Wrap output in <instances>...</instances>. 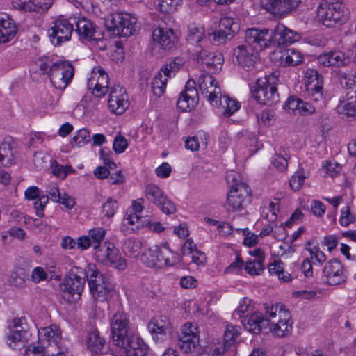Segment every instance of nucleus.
Returning a JSON list of instances; mask_svg holds the SVG:
<instances>
[{"label": "nucleus", "instance_id": "obj_1", "mask_svg": "<svg viewBox=\"0 0 356 356\" xmlns=\"http://www.w3.org/2000/svg\"><path fill=\"white\" fill-rule=\"evenodd\" d=\"M264 306V315L260 312H254L241 320L244 327L254 334L268 332V330L276 337L286 336L291 332L293 324L289 311L279 303H266Z\"/></svg>", "mask_w": 356, "mask_h": 356}, {"label": "nucleus", "instance_id": "obj_2", "mask_svg": "<svg viewBox=\"0 0 356 356\" xmlns=\"http://www.w3.org/2000/svg\"><path fill=\"white\" fill-rule=\"evenodd\" d=\"M87 273L80 267L70 270L67 276L60 285V293L63 298L70 303L79 300L84 289Z\"/></svg>", "mask_w": 356, "mask_h": 356}, {"label": "nucleus", "instance_id": "obj_3", "mask_svg": "<svg viewBox=\"0 0 356 356\" xmlns=\"http://www.w3.org/2000/svg\"><path fill=\"white\" fill-rule=\"evenodd\" d=\"M95 266H88V282L93 298L99 302H105L115 295V288L110 279L95 269Z\"/></svg>", "mask_w": 356, "mask_h": 356}, {"label": "nucleus", "instance_id": "obj_4", "mask_svg": "<svg viewBox=\"0 0 356 356\" xmlns=\"http://www.w3.org/2000/svg\"><path fill=\"white\" fill-rule=\"evenodd\" d=\"M277 81L278 76L275 73L266 75L264 79H258L256 88L252 92V97L261 104H275L280 100L275 86Z\"/></svg>", "mask_w": 356, "mask_h": 356}, {"label": "nucleus", "instance_id": "obj_5", "mask_svg": "<svg viewBox=\"0 0 356 356\" xmlns=\"http://www.w3.org/2000/svg\"><path fill=\"white\" fill-rule=\"evenodd\" d=\"M105 23L113 35L119 37L131 36L140 28L137 18L128 13H113Z\"/></svg>", "mask_w": 356, "mask_h": 356}, {"label": "nucleus", "instance_id": "obj_6", "mask_svg": "<svg viewBox=\"0 0 356 356\" xmlns=\"http://www.w3.org/2000/svg\"><path fill=\"white\" fill-rule=\"evenodd\" d=\"M95 259L103 264L110 265L115 268L124 270L127 267L126 260L119 250L111 242H103L92 248Z\"/></svg>", "mask_w": 356, "mask_h": 356}, {"label": "nucleus", "instance_id": "obj_7", "mask_svg": "<svg viewBox=\"0 0 356 356\" xmlns=\"http://www.w3.org/2000/svg\"><path fill=\"white\" fill-rule=\"evenodd\" d=\"M317 17L324 26L333 27L346 22L348 18V13L344 11L341 5L323 1L318 6Z\"/></svg>", "mask_w": 356, "mask_h": 356}, {"label": "nucleus", "instance_id": "obj_8", "mask_svg": "<svg viewBox=\"0 0 356 356\" xmlns=\"http://www.w3.org/2000/svg\"><path fill=\"white\" fill-rule=\"evenodd\" d=\"M111 333L114 344L118 346H127L132 335H128V326L129 319L124 312H118L113 314L110 321Z\"/></svg>", "mask_w": 356, "mask_h": 356}, {"label": "nucleus", "instance_id": "obj_9", "mask_svg": "<svg viewBox=\"0 0 356 356\" xmlns=\"http://www.w3.org/2000/svg\"><path fill=\"white\" fill-rule=\"evenodd\" d=\"M74 74L73 65L65 60L57 61L49 76L52 86L60 90H65L72 82Z\"/></svg>", "mask_w": 356, "mask_h": 356}, {"label": "nucleus", "instance_id": "obj_10", "mask_svg": "<svg viewBox=\"0 0 356 356\" xmlns=\"http://www.w3.org/2000/svg\"><path fill=\"white\" fill-rule=\"evenodd\" d=\"M59 17L53 23L48 33L51 43L55 46L70 40L74 31L72 19Z\"/></svg>", "mask_w": 356, "mask_h": 356}, {"label": "nucleus", "instance_id": "obj_11", "mask_svg": "<svg viewBox=\"0 0 356 356\" xmlns=\"http://www.w3.org/2000/svg\"><path fill=\"white\" fill-rule=\"evenodd\" d=\"M250 195V188L245 183L240 181L234 184L227 194L228 210L236 211L243 209Z\"/></svg>", "mask_w": 356, "mask_h": 356}, {"label": "nucleus", "instance_id": "obj_12", "mask_svg": "<svg viewBox=\"0 0 356 356\" xmlns=\"http://www.w3.org/2000/svg\"><path fill=\"white\" fill-rule=\"evenodd\" d=\"M193 51L204 70L214 73L221 70L224 61L222 54L209 51L208 49H201V47H197V49Z\"/></svg>", "mask_w": 356, "mask_h": 356}, {"label": "nucleus", "instance_id": "obj_13", "mask_svg": "<svg viewBox=\"0 0 356 356\" xmlns=\"http://www.w3.org/2000/svg\"><path fill=\"white\" fill-rule=\"evenodd\" d=\"M145 196L156 205L163 213L170 215L176 211L175 204L170 200L163 191L156 184H148L145 188Z\"/></svg>", "mask_w": 356, "mask_h": 356}, {"label": "nucleus", "instance_id": "obj_14", "mask_svg": "<svg viewBox=\"0 0 356 356\" xmlns=\"http://www.w3.org/2000/svg\"><path fill=\"white\" fill-rule=\"evenodd\" d=\"M305 95L314 100L318 102L323 97V76L315 69L308 68L304 71Z\"/></svg>", "mask_w": 356, "mask_h": 356}, {"label": "nucleus", "instance_id": "obj_15", "mask_svg": "<svg viewBox=\"0 0 356 356\" xmlns=\"http://www.w3.org/2000/svg\"><path fill=\"white\" fill-rule=\"evenodd\" d=\"M87 86L95 97H102L107 93L109 87V78L102 67L98 66L93 69L88 79Z\"/></svg>", "mask_w": 356, "mask_h": 356}, {"label": "nucleus", "instance_id": "obj_16", "mask_svg": "<svg viewBox=\"0 0 356 356\" xmlns=\"http://www.w3.org/2000/svg\"><path fill=\"white\" fill-rule=\"evenodd\" d=\"M324 282L329 285H339L346 282L348 274L341 262L337 259L328 261L323 268Z\"/></svg>", "mask_w": 356, "mask_h": 356}, {"label": "nucleus", "instance_id": "obj_17", "mask_svg": "<svg viewBox=\"0 0 356 356\" xmlns=\"http://www.w3.org/2000/svg\"><path fill=\"white\" fill-rule=\"evenodd\" d=\"M199 90L212 106H218L221 89L216 79L209 74H202L198 79Z\"/></svg>", "mask_w": 356, "mask_h": 356}, {"label": "nucleus", "instance_id": "obj_18", "mask_svg": "<svg viewBox=\"0 0 356 356\" xmlns=\"http://www.w3.org/2000/svg\"><path fill=\"white\" fill-rule=\"evenodd\" d=\"M273 40V33L268 29H249L245 32V43L252 47L256 51L266 48Z\"/></svg>", "mask_w": 356, "mask_h": 356}, {"label": "nucleus", "instance_id": "obj_19", "mask_svg": "<svg viewBox=\"0 0 356 356\" xmlns=\"http://www.w3.org/2000/svg\"><path fill=\"white\" fill-rule=\"evenodd\" d=\"M259 3L268 12L279 17H285L298 8L300 0H259Z\"/></svg>", "mask_w": 356, "mask_h": 356}, {"label": "nucleus", "instance_id": "obj_20", "mask_svg": "<svg viewBox=\"0 0 356 356\" xmlns=\"http://www.w3.org/2000/svg\"><path fill=\"white\" fill-rule=\"evenodd\" d=\"M109 110L117 115H121L128 108L129 103L125 89L120 86L111 88L108 101Z\"/></svg>", "mask_w": 356, "mask_h": 356}, {"label": "nucleus", "instance_id": "obj_21", "mask_svg": "<svg viewBox=\"0 0 356 356\" xmlns=\"http://www.w3.org/2000/svg\"><path fill=\"white\" fill-rule=\"evenodd\" d=\"M234 54L238 65L244 70L248 71L254 67L258 59L259 53L252 47L244 43L234 49Z\"/></svg>", "mask_w": 356, "mask_h": 356}, {"label": "nucleus", "instance_id": "obj_22", "mask_svg": "<svg viewBox=\"0 0 356 356\" xmlns=\"http://www.w3.org/2000/svg\"><path fill=\"white\" fill-rule=\"evenodd\" d=\"M198 92L195 88V81L188 80L185 89L181 92L177 102V106L182 111H190L197 103Z\"/></svg>", "mask_w": 356, "mask_h": 356}, {"label": "nucleus", "instance_id": "obj_23", "mask_svg": "<svg viewBox=\"0 0 356 356\" xmlns=\"http://www.w3.org/2000/svg\"><path fill=\"white\" fill-rule=\"evenodd\" d=\"M152 41L155 47L170 50L175 47L177 37L172 29L159 27L152 32Z\"/></svg>", "mask_w": 356, "mask_h": 356}, {"label": "nucleus", "instance_id": "obj_24", "mask_svg": "<svg viewBox=\"0 0 356 356\" xmlns=\"http://www.w3.org/2000/svg\"><path fill=\"white\" fill-rule=\"evenodd\" d=\"M241 334L240 327L231 323L226 325L223 334V343L215 348V351L225 353L230 350L232 354L236 352L235 345Z\"/></svg>", "mask_w": 356, "mask_h": 356}, {"label": "nucleus", "instance_id": "obj_25", "mask_svg": "<svg viewBox=\"0 0 356 356\" xmlns=\"http://www.w3.org/2000/svg\"><path fill=\"white\" fill-rule=\"evenodd\" d=\"M273 33V40L277 42L279 45H289L300 39V35L286 27L284 24H279Z\"/></svg>", "mask_w": 356, "mask_h": 356}, {"label": "nucleus", "instance_id": "obj_26", "mask_svg": "<svg viewBox=\"0 0 356 356\" xmlns=\"http://www.w3.org/2000/svg\"><path fill=\"white\" fill-rule=\"evenodd\" d=\"M167 256L168 252L166 250L159 251L157 245L149 247L142 254L140 257L141 261L147 267L151 268H162L165 267V260L158 258V254Z\"/></svg>", "mask_w": 356, "mask_h": 356}, {"label": "nucleus", "instance_id": "obj_27", "mask_svg": "<svg viewBox=\"0 0 356 356\" xmlns=\"http://www.w3.org/2000/svg\"><path fill=\"white\" fill-rule=\"evenodd\" d=\"M318 62L325 66H345L350 63V58L340 50L326 52L318 56Z\"/></svg>", "mask_w": 356, "mask_h": 356}, {"label": "nucleus", "instance_id": "obj_28", "mask_svg": "<svg viewBox=\"0 0 356 356\" xmlns=\"http://www.w3.org/2000/svg\"><path fill=\"white\" fill-rule=\"evenodd\" d=\"M39 340L42 343L44 347L46 341L50 347L54 346L58 348L61 345V332L59 327L56 325H52L47 327L40 329L38 331Z\"/></svg>", "mask_w": 356, "mask_h": 356}, {"label": "nucleus", "instance_id": "obj_29", "mask_svg": "<svg viewBox=\"0 0 356 356\" xmlns=\"http://www.w3.org/2000/svg\"><path fill=\"white\" fill-rule=\"evenodd\" d=\"M73 24H76L75 31L81 40H90L93 38L95 26L93 23L86 17H79L76 20L72 18Z\"/></svg>", "mask_w": 356, "mask_h": 356}, {"label": "nucleus", "instance_id": "obj_30", "mask_svg": "<svg viewBox=\"0 0 356 356\" xmlns=\"http://www.w3.org/2000/svg\"><path fill=\"white\" fill-rule=\"evenodd\" d=\"M186 41L189 45L197 49V47L203 48L204 44L207 42L205 30L203 26L195 24H190L188 27V35Z\"/></svg>", "mask_w": 356, "mask_h": 356}, {"label": "nucleus", "instance_id": "obj_31", "mask_svg": "<svg viewBox=\"0 0 356 356\" xmlns=\"http://www.w3.org/2000/svg\"><path fill=\"white\" fill-rule=\"evenodd\" d=\"M336 110L339 114L346 116L356 115V91L347 93L344 99L341 100Z\"/></svg>", "mask_w": 356, "mask_h": 356}, {"label": "nucleus", "instance_id": "obj_32", "mask_svg": "<svg viewBox=\"0 0 356 356\" xmlns=\"http://www.w3.org/2000/svg\"><path fill=\"white\" fill-rule=\"evenodd\" d=\"M86 345L88 349L94 354H102L106 350V340L100 337L97 330H92L88 334Z\"/></svg>", "mask_w": 356, "mask_h": 356}, {"label": "nucleus", "instance_id": "obj_33", "mask_svg": "<svg viewBox=\"0 0 356 356\" xmlns=\"http://www.w3.org/2000/svg\"><path fill=\"white\" fill-rule=\"evenodd\" d=\"M17 33V27L13 19L0 16V43L9 42Z\"/></svg>", "mask_w": 356, "mask_h": 356}, {"label": "nucleus", "instance_id": "obj_34", "mask_svg": "<svg viewBox=\"0 0 356 356\" xmlns=\"http://www.w3.org/2000/svg\"><path fill=\"white\" fill-rule=\"evenodd\" d=\"M303 54L298 49L290 48L281 54L280 65L283 67L296 66L302 63Z\"/></svg>", "mask_w": 356, "mask_h": 356}, {"label": "nucleus", "instance_id": "obj_35", "mask_svg": "<svg viewBox=\"0 0 356 356\" xmlns=\"http://www.w3.org/2000/svg\"><path fill=\"white\" fill-rule=\"evenodd\" d=\"M216 106L220 107V112L225 117H230L240 108L241 104L236 99L220 95L218 97V106Z\"/></svg>", "mask_w": 356, "mask_h": 356}, {"label": "nucleus", "instance_id": "obj_36", "mask_svg": "<svg viewBox=\"0 0 356 356\" xmlns=\"http://www.w3.org/2000/svg\"><path fill=\"white\" fill-rule=\"evenodd\" d=\"M141 223L140 215L133 214L126 211V214L122 220L120 229L125 234H129L140 229Z\"/></svg>", "mask_w": 356, "mask_h": 356}, {"label": "nucleus", "instance_id": "obj_37", "mask_svg": "<svg viewBox=\"0 0 356 356\" xmlns=\"http://www.w3.org/2000/svg\"><path fill=\"white\" fill-rule=\"evenodd\" d=\"M30 336L20 334L8 331L5 337L6 344L12 349L19 350L24 348L27 343Z\"/></svg>", "mask_w": 356, "mask_h": 356}, {"label": "nucleus", "instance_id": "obj_38", "mask_svg": "<svg viewBox=\"0 0 356 356\" xmlns=\"http://www.w3.org/2000/svg\"><path fill=\"white\" fill-rule=\"evenodd\" d=\"M148 329L152 334L165 336L170 330V323L165 317H155L148 323Z\"/></svg>", "mask_w": 356, "mask_h": 356}, {"label": "nucleus", "instance_id": "obj_39", "mask_svg": "<svg viewBox=\"0 0 356 356\" xmlns=\"http://www.w3.org/2000/svg\"><path fill=\"white\" fill-rule=\"evenodd\" d=\"M159 250V251H164L166 250L168 252V254L167 256H164L163 254H161L160 253L158 255V258L161 259V258L163 260H165V267L166 266H173L176 265L177 264L179 263L181 261V256L175 252H173L168 245V243H162L160 245H158Z\"/></svg>", "mask_w": 356, "mask_h": 356}, {"label": "nucleus", "instance_id": "obj_40", "mask_svg": "<svg viewBox=\"0 0 356 356\" xmlns=\"http://www.w3.org/2000/svg\"><path fill=\"white\" fill-rule=\"evenodd\" d=\"M169 77L165 76L161 70L156 74L152 82V90L154 95L161 97L165 92Z\"/></svg>", "mask_w": 356, "mask_h": 356}, {"label": "nucleus", "instance_id": "obj_41", "mask_svg": "<svg viewBox=\"0 0 356 356\" xmlns=\"http://www.w3.org/2000/svg\"><path fill=\"white\" fill-rule=\"evenodd\" d=\"M337 77L343 88H352L356 83V72L354 70H338Z\"/></svg>", "mask_w": 356, "mask_h": 356}, {"label": "nucleus", "instance_id": "obj_42", "mask_svg": "<svg viewBox=\"0 0 356 356\" xmlns=\"http://www.w3.org/2000/svg\"><path fill=\"white\" fill-rule=\"evenodd\" d=\"M182 0H154L155 8L161 13H170L177 10Z\"/></svg>", "mask_w": 356, "mask_h": 356}, {"label": "nucleus", "instance_id": "obj_43", "mask_svg": "<svg viewBox=\"0 0 356 356\" xmlns=\"http://www.w3.org/2000/svg\"><path fill=\"white\" fill-rule=\"evenodd\" d=\"M199 337L181 336L179 338V346L180 349L186 353H191L195 350L199 343Z\"/></svg>", "mask_w": 356, "mask_h": 356}, {"label": "nucleus", "instance_id": "obj_44", "mask_svg": "<svg viewBox=\"0 0 356 356\" xmlns=\"http://www.w3.org/2000/svg\"><path fill=\"white\" fill-rule=\"evenodd\" d=\"M142 243L139 240L128 239L122 246L123 251L126 254L135 257L139 254Z\"/></svg>", "mask_w": 356, "mask_h": 356}, {"label": "nucleus", "instance_id": "obj_45", "mask_svg": "<svg viewBox=\"0 0 356 356\" xmlns=\"http://www.w3.org/2000/svg\"><path fill=\"white\" fill-rule=\"evenodd\" d=\"M9 331L20 334H26L31 336L29 327L26 323V318L24 317L15 318L13 325L10 326Z\"/></svg>", "mask_w": 356, "mask_h": 356}, {"label": "nucleus", "instance_id": "obj_46", "mask_svg": "<svg viewBox=\"0 0 356 356\" xmlns=\"http://www.w3.org/2000/svg\"><path fill=\"white\" fill-rule=\"evenodd\" d=\"M291 156L287 153L284 155L281 154H275L271 159L272 165L280 172L286 170L288 167V161Z\"/></svg>", "mask_w": 356, "mask_h": 356}, {"label": "nucleus", "instance_id": "obj_47", "mask_svg": "<svg viewBox=\"0 0 356 356\" xmlns=\"http://www.w3.org/2000/svg\"><path fill=\"white\" fill-rule=\"evenodd\" d=\"M29 280V274L23 269L13 273L10 277V284L18 288H23L26 286V282Z\"/></svg>", "mask_w": 356, "mask_h": 356}, {"label": "nucleus", "instance_id": "obj_48", "mask_svg": "<svg viewBox=\"0 0 356 356\" xmlns=\"http://www.w3.org/2000/svg\"><path fill=\"white\" fill-rule=\"evenodd\" d=\"M36 65L39 67L41 74H48L49 77L50 76L53 68L56 66L57 61L54 62L49 57H44L40 58L37 60Z\"/></svg>", "mask_w": 356, "mask_h": 356}, {"label": "nucleus", "instance_id": "obj_49", "mask_svg": "<svg viewBox=\"0 0 356 356\" xmlns=\"http://www.w3.org/2000/svg\"><path fill=\"white\" fill-rule=\"evenodd\" d=\"M280 211V207L277 202H270L268 206L263 209L264 217L269 222H274Z\"/></svg>", "mask_w": 356, "mask_h": 356}, {"label": "nucleus", "instance_id": "obj_50", "mask_svg": "<svg viewBox=\"0 0 356 356\" xmlns=\"http://www.w3.org/2000/svg\"><path fill=\"white\" fill-rule=\"evenodd\" d=\"M245 270L251 275H260L264 270V263L250 259L246 261Z\"/></svg>", "mask_w": 356, "mask_h": 356}, {"label": "nucleus", "instance_id": "obj_51", "mask_svg": "<svg viewBox=\"0 0 356 356\" xmlns=\"http://www.w3.org/2000/svg\"><path fill=\"white\" fill-rule=\"evenodd\" d=\"M339 223L341 226L348 227L350 224L356 221V216L352 213L348 206L341 209Z\"/></svg>", "mask_w": 356, "mask_h": 356}, {"label": "nucleus", "instance_id": "obj_52", "mask_svg": "<svg viewBox=\"0 0 356 356\" xmlns=\"http://www.w3.org/2000/svg\"><path fill=\"white\" fill-rule=\"evenodd\" d=\"M91 240L92 248L95 245L102 244L105 237V229L102 227H97L90 229L88 235Z\"/></svg>", "mask_w": 356, "mask_h": 356}, {"label": "nucleus", "instance_id": "obj_53", "mask_svg": "<svg viewBox=\"0 0 356 356\" xmlns=\"http://www.w3.org/2000/svg\"><path fill=\"white\" fill-rule=\"evenodd\" d=\"M184 63L182 58H176L170 61L169 64H167L164 68H161V71L165 74V76H171V74L177 72Z\"/></svg>", "mask_w": 356, "mask_h": 356}, {"label": "nucleus", "instance_id": "obj_54", "mask_svg": "<svg viewBox=\"0 0 356 356\" xmlns=\"http://www.w3.org/2000/svg\"><path fill=\"white\" fill-rule=\"evenodd\" d=\"M252 309V300L248 297H245L240 300L239 305L235 309L234 315L238 314L239 317L241 318L242 314H244L245 312H250Z\"/></svg>", "mask_w": 356, "mask_h": 356}, {"label": "nucleus", "instance_id": "obj_55", "mask_svg": "<svg viewBox=\"0 0 356 356\" xmlns=\"http://www.w3.org/2000/svg\"><path fill=\"white\" fill-rule=\"evenodd\" d=\"M118 209L117 201L111 197L107 199L106 202L103 204L102 212L108 218L113 217Z\"/></svg>", "mask_w": 356, "mask_h": 356}, {"label": "nucleus", "instance_id": "obj_56", "mask_svg": "<svg viewBox=\"0 0 356 356\" xmlns=\"http://www.w3.org/2000/svg\"><path fill=\"white\" fill-rule=\"evenodd\" d=\"M89 131L86 129L79 130L73 137V142L79 147L84 146L90 141Z\"/></svg>", "mask_w": 356, "mask_h": 356}, {"label": "nucleus", "instance_id": "obj_57", "mask_svg": "<svg viewBox=\"0 0 356 356\" xmlns=\"http://www.w3.org/2000/svg\"><path fill=\"white\" fill-rule=\"evenodd\" d=\"M209 36L214 42L220 44L224 43L227 39L232 38V35L228 34V32L218 26V29L209 34Z\"/></svg>", "mask_w": 356, "mask_h": 356}, {"label": "nucleus", "instance_id": "obj_58", "mask_svg": "<svg viewBox=\"0 0 356 356\" xmlns=\"http://www.w3.org/2000/svg\"><path fill=\"white\" fill-rule=\"evenodd\" d=\"M54 0H32L33 10L38 13L47 11L52 6Z\"/></svg>", "mask_w": 356, "mask_h": 356}, {"label": "nucleus", "instance_id": "obj_59", "mask_svg": "<svg viewBox=\"0 0 356 356\" xmlns=\"http://www.w3.org/2000/svg\"><path fill=\"white\" fill-rule=\"evenodd\" d=\"M305 176L303 173V172L298 171L296 172L291 178L290 179V186L292 190L296 191H299L305 181Z\"/></svg>", "mask_w": 356, "mask_h": 356}, {"label": "nucleus", "instance_id": "obj_60", "mask_svg": "<svg viewBox=\"0 0 356 356\" xmlns=\"http://www.w3.org/2000/svg\"><path fill=\"white\" fill-rule=\"evenodd\" d=\"M128 147L127 139L121 134H118L115 137L113 149L116 154L123 153Z\"/></svg>", "mask_w": 356, "mask_h": 356}, {"label": "nucleus", "instance_id": "obj_61", "mask_svg": "<svg viewBox=\"0 0 356 356\" xmlns=\"http://www.w3.org/2000/svg\"><path fill=\"white\" fill-rule=\"evenodd\" d=\"M234 18L228 16H225L220 19L218 26L220 29H223L224 30L227 31L228 32V34L234 35V32L236 31L234 28Z\"/></svg>", "mask_w": 356, "mask_h": 356}, {"label": "nucleus", "instance_id": "obj_62", "mask_svg": "<svg viewBox=\"0 0 356 356\" xmlns=\"http://www.w3.org/2000/svg\"><path fill=\"white\" fill-rule=\"evenodd\" d=\"M200 331L198 326L195 323H186L181 330V336L199 337Z\"/></svg>", "mask_w": 356, "mask_h": 356}, {"label": "nucleus", "instance_id": "obj_63", "mask_svg": "<svg viewBox=\"0 0 356 356\" xmlns=\"http://www.w3.org/2000/svg\"><path fill=\"white\" fill-rule=\"evenodd\" d=\"M326 211V206L321 201L314 200L311 202V212L314 216L321 218Z\"/></svg>", "mask_w": 356, "mask_h": 356}, {"label": "nucleus", "instance_id": "obj_64", "mask_svg": "<svg viewBox=\"0 0 356 356\" xmlns=\"http://www.w3.org/2000/svg\"><path fill=\"white\" fill-rule=\"evenodd\" d=\"M258 122L264 126L269 127L274 123V115L270 110H264L259 115H257Z\"/></svg>", "mask_w": 356, "mask_h": 356}]
</instances>
